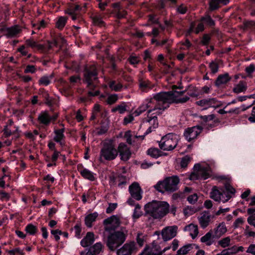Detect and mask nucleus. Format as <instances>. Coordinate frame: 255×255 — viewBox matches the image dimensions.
<instances>
[{"label": "nucleus", "mask_w": 255, "mask_h": 255, "mask_svg": "<svg viewBox=\"0 0 255 255\" xmlns=\"http://www.w3.org/2000/svg\"><path fill=\"white\" fill-rule=\"evenodd\" d=\"M185 92V90L171 91L154 94L152 97L146 99L138 108L142 113L149 109L148 115L152 112H153V114L160 115L169 107L171 104H183L189 101L190 97L196 96L195 93L188 92V96L186 95L182 97Z\"/></svg>", "instance_id": "f257e3e1"}, {"label": "nucleus", "mask_w": 255, "mask_h": 255, "mask_svg": "<svg viewBox=\"0 0 255 255\" xmlns=\"http://www.w3.org/2000/svg\"><path fill=\"white\" fill-rule=\"evenodd\" d=\"M169 208L166 202L153 200L145 205V215L149 218L161 219L168 213Z\"/></svg>", "instance_id": "f03ea898"}, {"label": "nucleus", "mask_w": 255, "mask_h": 255, "mask_svg": "<svg viewBox=\"0 0 255 255\" xmlns=\"http://www.w3.org/2000/svg\"><path fill=\"white\" fill-rule=\"evenodd\" d=\"M180 179L178 176L173 175L165 178L163 180L159 181L154 188L162 194L165 192L173 193L178 189V184Z\"/></svg>", "instance_id": "7ed1b4c3"}, {"label": "nucleus", "mask_w": 255, "mask_h": 255, "mask_svg": "<svg viewBox=\"0 0 255 255\" xmlns=\"http://www.w3.org/2000/svg\"><path fill=\"white\" fill-rule=\"evenodd\" d=\"M128 231L125 227L110 233L107 238V246L111 251H115L126 240Z\"/></svg>", "instance_id": "20e7f679"}, {"label": "nucleus", "mask_w": 255, "mask_h": 255, "mask_svg": "<svg viewBox=\"0 0 255 255\" xmlns=\"http://www.w3.org/2000/svg\"><path fill=\"white\" fill-rule=\"evenodd\" d=\"M118 155V151L112 140H106L103 144L100 150V160L103 159L111 161L116 158Z\"/></svg>", "instance_id": "39448f33"}, {"label": "nucleus", "mask_w": 255, "mask_h": 255, "mask_svg": "<svg viewBox=\"0 0 255 255\" xmlns=\"http://www.w3.org/2000/svg\"><path fill=\"white\" fill-rule=\"evenodd\" d=\"M179 136L176 134L169 133L162 137L159 141L160 148L163 150L171 151L177 146Z\"/></svg>", "instance_id": "423d86ee"}, {"label": "nucleus", "mask_w": 255, "mask_h": 255, "mask_svg": "<svg viewBox=\"0 0 255 255\" xmlns=\"http://www.w3.org/2000/svg\"><path fill=\"white\" fill-rule=\"evenodd\" d=\"M210 168L209 166H202L200 164H196L194 166V171L190 175L191 180H205L210 176Z\"/></svg>", "instance_id": "0eeeda50"}, {"label": "nucleus", "mask_w": 255, "mask_h": 255, "mask_svg": "<svg viewBox=\"0 0 255 255\" xmlns=\"http://www.w3.org/2000/svg\"><path fill=\"white\" fill-rule=\"evenodd\" d=\"M84 78L90 89L96 87L98 82L97 72L95 65H93L86 67L84 73Z\"/></svg>", "instance_id": "6e6552de"}, {"label": "nucleus", "mask_w": 255, "mask_h": 255, "mask_svg": "<svg viewBox=\"0 0 255 255\" xmlns=\"http://www.w3.org/2000/svg\"><path fill=\"white\" fill-rule=\"evenodd\" d=\"M120 225V219L117 215H113L103 221L104 230L109 233L116 231Z\"/></svg>", "instance_id": "1a4fd4ad"}, {"label": "nucleus", "mask_w": 255, "mask_h": 255, "mask_svg": "<svg viewBox=\"0 0 255 255\" xmlns=\"http://www.w3.org/2000/svg\"><path fill=\"white\" fill-rule=\"evenodd\" d=\"M210 197L215 201L225 203L228 201L232 196L229 194L225 193V197L223 191L219 190L217 187L214 186L210 192Z\"/></svg>", "instance_id": "9d476101"}, {"label": "nucleus", "mask_w": 255, "mask_h": 255, "mask_svg": "<svg viewBox=\"0 0 255 255\" xmlns=\"http://www.w3.org/2000/svg\"><path fill=\"white\" fill-rule=\"evenodd\" d=\"M202 128L201 126H194L186 129L184 132V135L188 141H191L195 139L201 132Z\"/></svg>", "instance_id": "9b49d317"}, {"label": "nucleus", "mask_w": 255, "mask_h": 255, "mask_svg": "<svg viewBox=\"0 0 255 255\" xmlns=\"http://www.w3.org/2000/svg\"><path fill=\"white\" fill-rule=\"evenodd\" d=\"M178 230V227L176 225L168 226L163 228L161 232V236L164 241H169L174 238Z\"/></svg>", "instance_id": "f8f14e48"}, {"label": "nucleus", "mask_w": 255, "mask_h": 255, "mask_svg": "<svg viewBox=\"0 0 255 255\" xmlns=\"http://www.w3.org/2000/svg\"><path fill=\"white\" fill-rule=\"evenodd\" d=\"M196 104L201 107L202 110H206L209 108H217L220 105L219 102L215 98L203 99L198 101Z\"/></svg>", "instance_id": "ddd939ff"}, {"label": "nucleus", "mask_w": 255, "mask_h": 255, "mask_svg": "<svg viewBox=\"0 0 255 255\" xmlns=\"http://www.w3.org/2000/svg\"><path fill=\"white\" fill-rule=\"evenodd\" d=\"M136 247L134 242H129L126 243L117 251V255H131L135 251Z\"/></svg>", "instance_id": "4468645a"}, {"label": "nucleus", "mask_w": 255, "mask_h": 255, "mask_svg": "<svg viewBox=\"0 0 255 255\" xmlns=\"http://www.w3.org/2000/svg\"><path fill=\"white\" fill-rule=\"evenodd\" d=\"M117 149L122 160L126 161L130 158L131 153L130 148L126 143H120Z\"/></svg>", "instance_id": "2eb2a0df"}, {"label": "nucleus", "mask_w": 255, "mask_h": 255, "mask_svg": "<svg viewBox=\"0 0 255 255\" xmlns=\"http://www.w3.org/2000/svg\"><path fill=\"white\" fill-rule=\"evenodd\" d=\"M128 179L123 175H119L117 177L114 176L110 178L109 183L111 186H114L117 183L119 187L123 188L128 182Z\"/></svg>", "instance_id": "dca6fc26"}, {"label": "nucleus", "mask_w": 255, "mask_h": 255, "mask_svg": "<svg viewBox=\"0 0 255 255\" xmlns=\"http://www.w3.org/2000/svg\"><path fill=\"white\" fill-rule=\"evenodd\" d=\"M0 31L4 32V35L7 38H13L17 37L18 35L21 32V29L17 25H15L9 27L2 28Z\"/></svg>", "instance_id": "f3484780"}, {"label": "nucleus", "mask_w": 255, "mask_h": 255, "mask_svg": "<svg viewBox=\"0 0 255 255\" xmlns=\"http://www.w3.org/2000/svg\"><path fill=\"white\" fill-rule=\"evenodd\" d=\"M128 190L132 198L136 200H140L142 198L141 189L138 183H133L129 186Z\"/></svg>", "instance_id": "a211bd4d"}, {"label": "nucleus", "mask_w": 255, "mask_h": 255, "mask_svg": "<svg viewBox=\"0 0 255 255\" xmlns=\"http://www.w3.org/2000/svg\"><path fill=\"white\" fill-rule=\"evenodd\" d=\"M200 118L202 120L203 125L208 129L212 128L215 127L218 120H215V116L214 114L201 116Z\"/></svg>", "instance_id": "6ab92c4d"}, {"label": "nucleus", "mask_w": 255, "mask_h": 255, "mask_svg": "<svg viewBox=\"0 0 255 255\" xmlns=\"http://www.w3.org/2000/svg\"><path fill=\"white\" fill-rule=\"evenodd\" d=\"M162 252L159 245L153 242L151 247L145 248L140 255H162Z\"/></svg>", "instance_id": "aec40b11"}, {"label": "nucleus", "mask_w": 255, "mask_h": 255, "mask_svg": "<svg viewBox=\"0 0 255 255\" xmlns=\"http://www.w3.org/2000/svg\"><path fill=\"white\" fill-rule=\"evenodd\" d=\"M138 84L140 90L143 92H147L154 87L153 84L148 79L143 77L139 78Z\"/></svg>", "instance_id": "412c9836"}, {"label": "nucleus", "mask_w": 255, "mask_h": 255, "mask_svg": "<svg viewBox=\"0 0 255 255\" xmlns=\"http://www.w3.org/2000/svg\"><path fill=\"white\" fill-rule=\"evenodd\" d=\"M211 217V215L208 211L203 212L200 216L198 217L199 224L203 229H205L209 225Z\"/></svg>", "instance_id": "4be33fe9"}, {"label": "nucleus", "mask_w": 255, "mask_h": 255, "mask_svg": "<svg viewBox=\"0 0 255 255\" xmlns=\"http://www.w3.org/2000/svg\"><path fill=\"white\" fill-rule=\"evenodd\" d=\"M64 128L55 129L54 131L55 136L53 139L55 142L58 143L61 146H63L65 145L64 139L65 136L64 134Z\"/></svg>", "instance_id": "5701e85b"}, {"label": "nucleus", "mask_w": 255, "mask_h": 255, "mask_svg": "<svg viewBox=\"0 0 255 255\" xmlns=\"http://www.w3.org/2000/svg\"><path fill=\"white\" fill-rule=\"evenodd\" d=\"M227 231L228 229L225 223L222 222L214 229V236L219 239L224 236Z\"/></svg>", "instance_id": "b1692460"}, {"label": "nucleus", "mask_w": 255, "mask_h": 255, "mask_svg": "<svg viewBox=\"0 0 255 255\" xmlns=\"http://www.w3.org/2000/svg\"><path fill=\"white\" fill-rule=\"evenodd\" d=\"M37 120L43 125L48 126L50 123V115L47 111H43L38 115Z\"/></svg>", "instance_id": "393cba45"}, {"label": "nucleus", "mask_w": 255, "mask_h": 255, "mask_svg": "<svg viewBox=\"0 0 255 255\" xmlns=\"http://www.w3.org/2000/svg\"><path fill=\"white\" fill-rule=\"evenodd\" d=\"M95 241L94 234L93 232H88L80 242L81 245L83 247H87L92 245Z\"/></svg>", "instance_id": "a878e982"}, {"label": "nucleus", "mask_w": 255, "mask_h": 255, "mask_svg": "<svg viewBox=\"0 0 255 255\" xmlns=\"http://www.w3.org/2000/svg\"><path fill=\"white\" fill-rule=\"evenodd\" d=\"M184 230L188 232L192 239H195L198 235V226L190 224L184 227Z\"/></svg>", "instance_id": "bb28decb"}, {"label": "nucleus", "mask_w": 255, "mask_h": 255, "mask_svg": "<svg viewBox=\"0 0 255 255\" xmlns=\"http://www.w3.org/2000/svg\"><path fill=\"white\" fill-rule=\"evenodd\" d=\"M80 172L81 176L85 179H88L91 181H94L96 179V174L86 168L81 170Z\"/></svg>", "instance_id": "cd10ccee"}, {"label": "nucleus", "mask_w": 255, "mask_h": 255, "mask_svg": "<svg viewBox=\"0 0 255 255\" xmlns=\"http://www.w3.org/2000/svg\"><path fill=\"white\" fill-rule=\"evenodd\" d=\"M231 79L228 73L220 75L216 80L215 85L217 86H220L221 85L226 84Z\"/></svg>", "instance_id": "c85d7f7f"}, {"label": "nucleus", "mask_w": 255, "mask_h": 255, "mask_svg": "<svg viewBox=\"0 0 255 255\" xmlns=\"http://www.w3.org/2000/svg\"><path fill=\"white\" fill-rule=\"evenodd\" d=\"M25 42L27 47H30L32 49L35 48L38 50L40 51V50L43 49L44 48L42 44H38L36 40H34L32 38L26 39Z\"/></svg>", "instance_id": "c756f323"}, {"label": "nucleus", "mask_w": 255, "mask_h": 255, "mask_svg": "<svg viewBox=\"0 0 255 255\" xmlns=\"http://www.w3.org/2000/svg\"><path fill=\"white\" fill-rule=\"evenodd\" d=\"M98 216L97 212L90 214L88 215L85 219V223L87 227L90 228L92 226V224L96 221Z\"/></svg>", "instance_id": "7c9ffc66"}, {"label": "nucleus", "mask_w": 255, "mask_h": 255, "mask_svg": "<svg viewBox=\"0 0 255 255\" xmlns=\"http://www.w3.org/2000/svg\"><path fill=\"white\" fill-rule=\"evenodd\" d=\"M247 89V86L243 81H241L237 84L233 89V92L235 93L239 94L242 92H245Z\"/></svg>", "instance_id": "2f4dec72"}, {"label": "nucleus", "mask_w": 255, "mask_h": 255, "mask_svg": "<svg viewBox=\"0 0 255 255\" xmlns=\"http://www.w3.org/2000/svg\"><path fill=\"white\" fill-rule=\"evenodd\" d=\"M195 246L196 248H198L197 246L193 244H188L180 248L177 252V255H186L190 251H191L193 247Z\"/></svg>", "instance_id": "473e14b6"}, {"label": "nucleus", "mask_w": 255, "mask_h": 255, "mask_svg": "<svg viewBox=\"0 0 255 255\" xmlns=\"http://www.w3.org/2000/svg\"><path fill=\"white\" fill-rule=\"evenodd\" d=\"M202 243H205L206 246H210L213 244L214 241L212 238V234L211 232L207 233L200 239Z\"/></svg>", "instance_id": "72a5a7b5"}, {"label": "nucleus", "mask_w": 255, "mask_h": 255, "mask_svg": "<svg viewBox=\"0 0 255 255\" xmlns=\"http://www.w3.org/2000/svg\"><path fill=\"white\" fill-rule=\"evenodd\" d=\"M128 106L125 102H123L118 105L111 110L112 113L118 112L120 114H124L127 111Z\"/></svg>", "instance_id": "f704fd0d"}, {"label": "nucleus", "mask_w": 255, "mask_h": 255, "mask_svg": "<svg viewBox=\"0 0 255 255\" xmlns=\"http://www.w3.org/2000/svg\"><path fill=\"white\" fill-rule=\"evenodd\" d=\"M155 115L153 116H149V115H147V118H146L143 122L148 123L149 125L151 126H153V128H157L158 126V123L157 118V115L154 114Z\"/></svg>", "instance_id": "c9c22d12"}, {"label": "nucleus", "mask_w": 255, "mask_h": 255, "mask_svg": "<svg viewBox=\"0 0 255 255\" xmlns=\"http://www.w3.org/2000/svg\"><path fill=\"white\" fill-rule=\"evenodd\" d=\"M146 152L148 155L154 158H157L158 157L161 156L162 153L159 149L155 147L149 148Z\"/></svg>", "instance_id": "e433bc0d"}, {"label": "nucleus", "mask_w": 255, "mask_h": 255, "mask_svg": "<svg viewBox=\"0 0 255 255\" xmlns=\"http://www.w3.org/2000/svg\"><path fill=\"white\" fill-rule=\"evenodd\" d=\"M53 75L52 74L49 76H43L39 80L38 84L39 85L47 86L51 83V81L53 79Z\"/></svg>", "instance_id": "4c0bfd02"}, {"label": "nucleus", "mask_w": 255, "mask_h": 255, "mask_svg": "<svg viewBox=\"0 0 255 255\" xmlns=\"http://www.w3.org/2000/svg\"><path fill=\"white\" fill-rule=\"evenodd\" d=\"M57 42L55 40H53L51 41H48L47 44H42L43 49L40 50V51L43 53H47L53 47L57 46Z\"/></svg>", "instance_id": "58836bf2"}, {"label": "nucleus", "mask_w": 255, "mask_h": 255, "mask_svg": "<svg viewBox=\"0 0 255 255\" xmlns=\"http://www.w3.org/2000/svg\"><path fill=\"white\" fill-rule=\"evenodd\" d=\"M231 237L228 236L221 239L218 241V245L222 248H226L230 246Z\"/></svg>", "instance_id": "ea45409f"}, {"label": "nucleus", "mask_w": 255, "mask_h": 255, "mask_svg": "<svg viewBox=\"0 0 255 255\" xmlns=\"http://www.w3.org/2000/svg\"><path fill=\"white\" fill-rule=\"evenodd\" d=\"M230 255H234L239 252L244 251V248L243 246H233L227 248Z\"/></svg>", "instance_id": "a19ab883"}, {"label": "nucleus", "mask_w": 255, "mask_h": 255, "mask_svg": "<svg viewBox=\"0 0 255 255\" xmlns=\"http://www.w3.org/2000/svg\"><path fill=\"white\" fill-rule=\"evenodd\" d=\"M109 86L110 88L114 91H120L122 88L123 85L120 83H116L115 81H111L109 82Z\"/></svg>", "instance_id": "79ce46f5"}, {"label": "nucleus", "mask_w": 255, "mask_h": 255, "mask_svg": "<svg viewBox=\"0 0 255 255\" xmlns=\"http://www.w3.org/2000/svg\"><path fill=\"white\" fill-rule=\"evenodd\" d=\"M67 19L65 16H60L56 22V27L59 30L62 29L67 22Z\"/></svg>", "instance_id": "37998d69"}, {"label": "nucleus", "mask_w": 255, "mask_h": 255, "mask_svg": "<svg viewBox=\"0 0 255 255\" xmlns=\"http://www.w3.org/2000/svg\"><path fill=\"white\" fill-rule=\"evenodd\" d=\"M93 23L98 26H102L104 25V21L101 15L99 14H95L91 17Z\"/></svg>", "instance_id": "c03bdc74"}, {"label": "nucleus", "mask_w": 255, "mask_h": 255, "mask_svg": "<svg viewBox=\"0 0 255 255\" xmlns=\"http://www.w3.org/2000/svg\"><path fill=\"white\" fill-rule=\"evenodd\" d=\"M118 100V96L117 94H111L107 97L106 102L107 104L111 105L115 104Z\"/></svg>", "instance_id": "a18cd8bd"}, {"label": "nucleus", "mask_w": 255, "mask_h": 255, "mask_svg": "<svg viewBox=\"0 0 255 255\" xmlns=\"http://www.w3.org/2000/svg\"><path fill=\"white\" fill-rule=\"evenodd\" d=\"M103 246L101 243H97L92 247H91L90 249L92 252L97 255L100 253L102 250Z\"/></svg>", "instance_id": "49530a36"}, {"label": "nucleus", "mask_w": 255, "mask_h": 255, "mask_svg": "<svg viewBox=\"0 0 255 255\" xmlns=\"http://www.w3.org/2000/svg\"><path fill=\"white\" fill-rule=\"evenodd\" d=\"M142 214V212L141 210L140 206L138 204H136L132 215L133 218L135 219L139 218Z\"/></svg>", "instance_id": "de8ad7c7"}, {"label": "nucleus", "mask_w": 255, "mask_h": 255, "mask_svg": "<svg viewBox=\"0 0 255 255\" xmlns=\"http://www.w3.org/2000/svg\"><path fill=\"white\" fill-rule=\"evenodd\" d=\"M25 231L30 235H33L36 233L37 229L36 226L30 224L26 226Z\"/></svg>", "instance_id": "09e8293b"}, {"label": "nucleus", "mask_w": 255, "mask_h": 255, "mask_svg": "<svg viewBox=\"0 0 255 255\" xmlns=\"http://www.w3.org/2000/svg\"><path fill=\"white\" fill-rule=\"evenodd\" d=\"M221 0H211L209 2L210 9L211 10H214L219 7V4Z\"/></svg>", "instance_id": "8fccbe9b"}, {"label": "nucleus", "mask_w": 255, "mask_h": 255, "mask_svg": "<svg viewBox=\"0 0 255 255\" xmlns=\"http://www.w3.org/2000/svg\"><path fill=\"white\" fill-rule=\"evenodd\" d=\"M235 192H236L235 189L229 184L226 185L225 191H223V193H224L225 196V193H226V194H229L232 197V195H234Z\"/></svg>", "instance_id": "3c124183"}, {"label": "nucleus", "mask_w": 255, "mask_h": 255, "mask_svg": "<svg viewBox=\"0 0 255 255\" xmlns=\"http://www.w3.org/2000/svg\"><path fill=\"white\" fill-rule=\"evenodd\" d=\"M201 20L204 21L207 23V24L210 26H212L215 25L214 20L209 15H206L205 16L202 17L201 19Z\"/></svg>", "instance_id": "603ef678"}, {"label": "nucleus", "mask_w": 255, "mask_h": 255, "mask_svg": "<svg viewBox=\"0 0 255 255\" xmlns=\"http://www.w3.org/2000/svg\"><path fill=\"white\" fill-rule=\"evenodd\" d=\"M191 160V158L190 156L186 155L184 156L181 161L180 165L182 168H185L187 166L188 164L190 162Z\"/></svg>", "instance_id": "864d4df0"}, {"label": "nucleus", "mask_w": 255, "mask_h": 255, "mask_svg": "<svg viewBox=\"0 0 255 255\" xmlns=\"http://www.w3.org/2000/svg\"><path fill=\"white\" fill-rule=\"evenodd\" d=\"M209 67L212 74H215L218 72L219 70V65L215 62H212L209 64Z\"/></svg>", "instance_id": "5fc2aeb1"}, {"label": "nucleus", "mask_w": 255, "mask_h": 255, "mask_svg": "<svg viewBox=\"0 0 255 255\" xmlns=\"http://www.w3.org/2000/svg\"><path fill=\"white\" fill-rule=\"evenodd\" d=\"M156 128H153V126H150L148 128H147V129L146 130V131L145 132V133H144L143 135H139V136H137V135H135L134 137L135 138H140L141 140H143L144 137H145V136L148 134H149V133H150L152 131H153L154 129H155Z\"/></svg>", "instance_id": "6e6d98bb"}, {"label": "nucleus", "mask_w": 255, "mask_h": 255, "mask_svg": "<svg viewBox=\"0 0 255 255\" xmlns=\"http://www.w3.org/2000/svg\"><path fill=\"white\" fill-rule=\"evenodd\" d=\"M51 233L54 236V237L56 241L60 239V235H62V232L58 229L55 230H51Z\"/></svg>", "instance_id": "4d7b16f0"}, {"label": "nucleus", "mask_w": 255, "mask_h": 255, "mask_svg": "<svg viewBox=\"0 0 255 255\" xmlns=\"http://www.w3.org/2000/svg\"><path fill=\"white\" fill-rule=\"evenodd\" d=\"M117 203H109V206L106 209V213L110 214L112 213L117 207Z\"/></svg>", "instance_id": "13d9d810"}, {"label": "nucleus", "mask_w": 255, "mask_h": 255, "mask_svg": "<svg viewBox=\"0 0 255 255\" xmlns=\"http://www.w3.org/2000/svg\"><path fill=\"white\" fill-rule=\"evenodd\" d=\"M36 68L33 65H28L24 69L25 73H34L36 72Z\"/></svg>", "instance_id": "bf43d9fd"}, {"label": "nucleus", "mask_w": 255, "mask_h": 255, "mask_svg": "<svg viewBox=\"0 0 255 255\" xmlns=\"http://www.w3.org/2000/svg\"><path fill=\"white\" fill-rule=\"evenodd\" d=\"M136 242L138 245L141 247L143 246L144 244V239L142 236V234L138 233L136 236Z\"/></svg>", "instance_id": "052dcab7"}, {"label": "nucleus", "mask_w": 255, "mask_h": 255, "mask_svg": "<svg viewBox=\"0 0 255 255\" xmlns=\"http://www.w3.org/2000/svg\"><path fill=\"white\" fill-rule=\"evenodd\" d=\"M128 61L131 65L137 64L139 62V59L138 58L135 56H130L128 58Z\"/></svg>", "instance_id": "680f3d73"}, {"label": "nucleus", "mask_w": 255, "mask_h": 255, "mask_svg": "<svg viewBox=\"0 0 255 255\" xmlns=\"http://www.w3.org/2000/svg\"><path fill=\"white\" fill-rule=\"evenodd\" d=\"M210 36L207 34H204L201 40V43L204 45H207L210 41Z\"/></svg>", "instance_id": "e2e57ef3"}, {"label": "nucleus", "mask_w": 255, "mask_h": 255, "mask_svg": "<svg viewBox=\"0 0 255 255\" xmlns=\"http://www.w3.org/2000/svg\"><path fill=\"white\" fill-rule=\"evenodd\" d=\"M198 200V196L197 194H193L192 195H190L187 198L188 201L190 204H194Z\"/></svg>", "instance_id": "0e129e2a"}, {"label": "nucleus", "mask_w": 255, "mask_h": 255, "mask_svg": "<svg viewBox=\"0 0 255 255\" xmlns=\"http://www.w3.org/2000/svg\"><path fill=\"white\" fill-rule=\"evenodd\" d=\"M134 120L133 116L132 114L128 115L124 119V124L125 125L131 123Z\"/></svg>", "instance_id": "69168bd1"}, {"label": "nucleus", "mask_w": 255, "mask_h": 255, "mask_svg": "<svg viewBox=\"0 0 255 255\" xmlns=\"http://www.w3.org/2000/svg\"><path fill=\"white\" fill-rule=\"evenodd\" d=\"M3 134L5 137L10 136L12 134L14 133L15 131L12 132L8 128V126H5L3 129Z\"/></svg>", "instance_id": "338daca9"}, {"label": "nucleus", "mask_w": 255, "mask_h": 255, "mask_svg": "<svg viewBox=\"0 0 255 255\" xmlns=\"http://www.w3.org/2000/svg\"><path fill=\"white\" fill-rule=\"evenodd\" d=\"M61 155L60 152L57 150H55L53 151L52 155H51V160L52 162H55L56 163V161L58 159L59 156Z\"/></svg>", "instance_id": "774afa93"}]
</instances>
